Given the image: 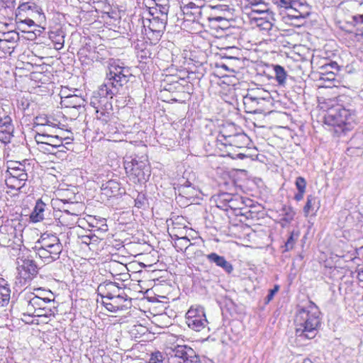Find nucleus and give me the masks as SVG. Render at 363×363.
<instances>
[{"label":"nucleus","mask_w":363,"mask_h":363,"mask_svg":"<svg viewBox=\"0 0 363 363\" xmlns=\"http://www.w3.org/2000/svg\"><path fill=\"white\" fill-rule=\"evenodd\" d=\"M174 189L179 196L188 199L196 196V189L189 180L182 179Z\"/></svg>","instance_id":"obj_19"},{"label":"nucleus","mask_w":363,"mask_h":363,"mask_svg":"<svg viewBox=\"0 0 363 363\" xmlns=\"http://www.w3.org/2000/svg\"><path fill=\"white\" fill-rule=\"evenodd\" d=\"M16 264L19 276L25 281L33 279L38 273V265L26 248L19 249Z\"/></svg>","instance_id":"obj_6"},{"label":"nucleus","mask_w":363,"mask_h":363,"mask_svg":"<svg viewBox=\"0 0 363 363\" xmlns=\"http://www.w3.org/2000/svg\"><path fill=\"white\" fill-rule=\"evenodd\" d=\"M147 38L151 40V43L154 44L152 43V38H153L155 36V34L154 33V32L149 30L148 32L147 33Z\"/></svg>","instance_id":"obj_61"},{"label":"nucleus","mask_w":363,"mask_h":363,"mask_svg":"<svg viewBox=\"0 0 363 363\" xmlns=\"http://www.w3.org/2000/svg\"><path fill=\"white\" fill-rule=\"evenodd\" d=\"M169 363H201L199 356L189 346L174 345L166 349Z\"/></svg>","instance_id":"obj_7"},{"label":"nucleus","mask_w":363,"mask_h":363,"mask_svg":"<svg viewBox=\"0 0 363 363\" xmlns=\"http://www.w3.org/2000/svg\"><path fill=\"white\" fill-rule=\"evenodd\" d=\"M131 76L130 68L123 66L119 60L110 62L105 82L93 92L90 100L91 106L94 108L101 107L106 110L111 109L113 106L111 100L129 82Z\"/></svg>","instance_id":"obj_1"},{"label":"nucleus","mask_w":363,"mask_h":363,"mask_svg":"<svg viewBox=\"0 0 363 363\" xmlns=\"http://www.w3.org/2000/svg\"><path fill=\"white\" fill-rule=\"evenodd\" d=\"M148 363H163V356L160 352L152 353Z\"/></svg>","instance_id":"obj_47"},{"label":"nucleus","mask_w":363,"mask_h":363,"mask_svg":"<svg viewBox=\"0 0 363 363\" xmlns=\"http://www.w3.org/2000/svg\"><path fill=\"white\" fill-rule=\"evenodd\" d=\"M108 300L111 301L116 306H118L119 311L123 310L124 308H127L126 306L123 304V303L127 301V296L124 292L119 294L118 296H115Z\"/></svg>","instance_id":"obj_36"},{"label":"nucleus","mask_w":363,"mask_h":363,"mask_svg":"<svg viewBox=\"0 0 363 363\" xmlns=\"http://www.w3.org/2000/svg\"><path fill=\"white\" fill-rule=\"evenodd\" d=\"M26 164H28V167H29L30 164L28 162L27 160H24L23 162L11 161L8 165L6 174L11 173V170H17L18 169H21L22 167H26Z\"/></svg>","instance_id":"obj_39"},{"label":"nucleus","mask_w":363,"mask_h":363,"mask_svg":"<svg viewBox=\"0 0 363 363\" xmlns=\"http://www.w3.org/2000/svg\"><path fill=\"white\" fill-rule=\"evenodd\" d=\"M206 259L209 263L215 264L220 267L227 274H231L233 271V267L230 262L226 260L225 257L220 256L216 252H211L206 255Z\"/></svg>","instance_id":"obj_21"},{"label":"nucleus","mask_w":363,"mask_h":363,"mask_svg":"<svg viewBox=\"0 0 363 363\" xmlns=\"http://www.w3.org/2000/svg\"><path fill=\"white\" fill-rule=\"evenodd\" d=\"M227 155L233 159L243 160V159L247 157V156L245 154H244L242 152H240L236 154H233L230 152H228Z\"/></svg>","instance_id":"obj_55"},{"label":"nucleus","mask_w":363,"mask_h":363,"mask_svg":"<svg viewBox=\"0 0 363 363\" xmlns=\"http://www.w3.org/2000/svg\"><path fill=\"white\" fill-rule=\"evenodd\" d=\"M192 243L190 242V240L186 237L177 238L174 241V247L177 248V251H186Z\"/></svg>","instance_id":"obj_34"},{"label":"nucleus","mask_w":363,"mask_h":363,"mask_svg":"<svg viewBox=\"0 0 363 363\" xmlns=\"http://www.w3.org/2000/svg\"><path fill=\"white\" fill-rule=\"evenodd\" d=\"M96 113V118L101 121L104 124L108 123L112 118L113 112V107L111 109H105V108H95Z\"/></svg>","instance_id":"obj_28"},{"label":"nucleus","mask_w":363,"mask_h":363,"mask_svg":"<svg viewBox=\"0 0 363 363\" xmlns=\"http://www.w3.org/2000/svg\"><path fill=\"white\" fill-rule=\"evenodd\" d=\"M356 118V111L354 109L337 105L328 110L325 121L326 124L337 127L340 131L345 133L354 128ZM338 131L339 130H336V132Z\"/></svg>","instance_id":"obj_4"},{"label":"nucleus","mask_w":363,"mask_h":363,"mask_svg":"<svg viewBox=\"0 0 363 363\" xmlns=\"http://www.w3.org/2000/svg\"><path fill=\"white\" fill-rule=\"evenodd\" d=\"M357 279L359 281H363V268H361L357 272Z\"/></svg>","instance_id":"obj_60"},{"label":"nucleus","mask_w":363,"mask_h":363,"mask_svg":"<svg viewBox=\"0 0 363 363\" xmlns=\"http://www.w3.org/2000/svg\"><path fill=\"white\" fill-rule=\"evenodd\" d=\"M186 323L188 326L195 331H201L208 323L204 311L191 308L186 313Z\"/></svg>","instance_id":"obj_11"},{"label":"nucleus","mask_w":363,"mask_h":363,"mask_svg":"<svg viewBox=\"0 0 363 363\" xmlns=\"http://www.w3.org/2000/svg\"><path fill=\"white\" fill-rule=\"evenodd\" d=\"M60 203H62L63 206H61V211L67 213V215L79 216V211L77 210L76 207L78 206V203L69 202L66 199L60 200Z\"/></svg>","instance_id":"obj_27"},{"label":"nucleus","mask_w":363,"mask_h":363,"mask_svg":"<svg viewBox=\"0 0 363 363\" xmlns=\"http://www.w3.org/2000/svg\"><path fill=\"white\" fill-rule=\"evenodd\" d=\"M38 149L45 153L52 154L54 153L53 151L55 149H52V147L50 145H48L45 144H40V145H38Z\"/></svg>","instance_id":"obj_54"},{"label":"nucleus","mask_w":363,"mask_h":363,"mask_svg":"<svg viewBox=\"0 0 363 363\" xmlns=\"http://www.w3.org/2000/svg\"><path fill=\"white\" fill-rule=\"evenodd\" d=\"M279 289V286L278 285H275L274 287L272 289H269V293L265 298L266 303H268L270 301H272L276 293Z\"/></svg>","instance_id":"obj_49"},{"label":"nucleus","mask_w":363,"mask_h":363,"mask_svg":"<svg viewBox=\"0 0 363 363\" xmlns=\"http://www.w3.org/2000/svg\"><path fill=\"white\" fill-rule=\"evenodd\" d=\"M11 290L7 286L0 288V303L2 306L7 304L10 300Z\"/></svg>","instance_id":"obj_40"},{"label":"nucleus","mask_w":363,"mask_h":363,"mask_svg":"<svg viewBox=\"0 0 363 363\" xmlns=\"http://www.w3.org/2000/svg\"><path fill=\"white\" fill-rule=\"evenodd\" d=\"M101 194L108 198L116 197L122 195L121 184L115 180H109L101 186Z\"/></svg>","instance_id":"obj_22"},{"label":"nucleus","mask_w":363,"mask_h":363,"mask_svg":"<svg viewBox=\"0 0 363 363\" xmlns=\"http://www.w3.org/2000/svg\"><path fill=\"white\" fill-rule=\"evenodd\" d=\"M289 12L287 13V16L290 18H295V19H299V18H304L305 16L300 13L298 11L296 10V11H291V9H288Z\"/></svg>","instance_id":"obj_51"},{"label":"nucleus","mask_w":363,"mask_h":363,"mask_svg":"<svg viewBox=\"0 0 363 363\" xmlns=\"http://www.w3.org/2000/svg\"><path fill=\"white\" fill-rule=\"evenodd\" d=\"M351 16L346 21V24L354 27L362 26L363 23V1L352 0L350 2Z\"/></svg>","instance_id":"obj_14"},{"label":"nucleus","mask_w":363,"mask_h":363,"mask_svg":"<svg viewBox=\"0 0 363 363\" xmlns=\"http://www.w3.org/2000/svg\"><path fill=\"white\" fill-rule=\"evenodd\" d=\"M243 205L244 201L242 198L238 194H233V198L228 205V209L230 208L234 211L240 210L242 208Z\"/></svg>","instance_id":"obj_35"},{"label":"nucleus","mask_w":363,"mask_h":363,"mask_svg":"<svg viewBox=\"0 0 363 363\" xmlns=\"http://www.w3.org/2000/svg\"><path fill=\"white\" fill-rule=\"evenodd\" d=\"M47 205L42 201L38 199L33 211L30 213V219L33 223L42 221L44 219V212Z\"/></svg>","instance_id":"obj_25"},{"label":"nucleus","mask_w":363,"mask_h":363,"mask_svg":"<svg viewBox=\"0 0 363 363\" xmlns=\"http://www.w3.org/2000/svg\"><path fill=\"white\" fill-rule=\"evenodd\" d=\"M274 71L275 73V79L278 84L280 86H284L287 76L284 68L279 65H276L274 66Z\"/></svg>","instance_id":"obj_31"},{"label":"nucleus","mask_w":363,"mask_h":363,"mask_svg":"<svg viewBox=\"0 0 363 363\" xmlns=\"http://www.w3.org/2000/svg\"><path fill=\"white\" fill-rule=\"evenodd\" d=\"M45 131H48L49 133V134H60L58 132H60V133H63V132L62 130H56L55 132H52L50 130H45Z\"/></svg>","instance_id":"obj_63"},{"label":"nucleus","mask_w":363,"mask_h":363,"mask_svg":"<svg viewBox=\"0 0 363 363\" xmlns=\"http://www.w3.org/2000/svg\"><path fill=\"white\" fill-rule=\"evenodd\" d=\"M295 184L298 191H306V181L303 177H298L296 179Z\"/></svg>","instance_id":"obj_45"},{"label":"nucleus","mask_w":363,"mask_h":363,"mask_svg":"<svg viewBox=\"0 0 363 363\" xmlns=\"http://www.w3.org/2000/svg\"><path fill=\"white\" fill-rule=\"evenodd\" d=\"M336 72L334 71H321L320 79L323 81L333 82L335 80Z\"/></svg>","instance_id":"obj_42"},{"label":"nucleus","mask_w":363,"mask_h":363,"mask_svg":"<svg viewBox=\"0 0 363 363\" xmlns=\"http://www.w3.org/2000/svg\"><path fill=\"white\" fill-rule=\"evenodd\" d=\"M125 169L134 183L144 184L150 176V166L144 161L133 159L125 163Z\"/></svg>","instance_id":"obj_8"},{"label":"nucleus","mask_w":363,"mask_h":363,"mask_svg":"<svg viewBox=\"0 0 363 363\" xmlns=\"http://www.w3.org/2000/svg\"><path fill=\"white\" fill-rule=\"evenodd\" d=\"M299 235L300 233L299 231L298 230H292L290 233V235L287 238V240L285 242L284 246L283 247H284V252H288L294 248V245L299 237Z\"/></svg>","instance_id":"obj_33"},{"label":"nucleus","mask_w":363,"mask_h":363,"mask_svg":"<svg viewBox=\"0 0 363 363\" xmlns=\"http://www.w3.org/2000/svg\"><path fill=\"white\" fill-rule=\"evenodd\" d=\"M220 138H223L224 145H229L230 147H235L238 149L245 147L249 142V138L245 133H236L232 135H228L225 133V130L220 132Z\"/></svg>","instance_id":"obj_13"},{"label":"nucleus","mask_w":363,"mask_h":363,"mask_svg":"<svg viewBox=\"0 0 363 363\" xmlns=\"http://www.w3.org/2000/svg\"><path fill=\"white\" fill-rule=\"evenodd\" d=\"M232 198H233V194H231L226 193V192L219 194L218 195V199L216 200L217 206L220 208L227 211L228 205L229 204Z\"/></svg>","instance_id":"obj_32"},{"label":"nucleus","mask_w":363,"mask_h":363,"mask_svg":"<svg viewBox=\"0 0 363 363\" xmlns=\"http://www.w3.org/2000/svg\"><path fill=\"white\" fill-rule=\"evenodd\" d=\"M51 301L49 298H40L33 293L26 294L20 299L23 315L49 318L54 315L52 310L46 307V304Z\"/></svg>","instance_id":"obj_5"},{"label":"nucleus","mask_w":363,"mask_h":363,"mask_svg":"<svg viewBox=\"0 0 363 363\" xmlns=\"http://www.w3.org/2000/svg\"><path fill=\"white\" fill-rule=\"evenodd\" d=\"M0 130L12 132L14 130L11 118L4 114V109L2 108H0Z\"/></svg>","instance_id":"obj_26"},{"label":"nucleus","mask_w":363,"mask_h":363,"mask_svg":"<svg viewBox=\"0 0 363 363\" xmlns=\"http://www.w3.org/2000/svg\"><path fill=\"white\" fill-rule=\"evenodd\" d=\"M155 6L149 7V13L152 17L167 18L169 4V0L155 1Z\"/></svg>","instance_id":"obj_20"},{"label":"nucleus","mask_w":363,"mask_h":363,"mask_svg":"<svg viewBox=\"0 0 363 363\" xmlns=\"http://www.w3.org/2000/svg\"><path fill=\"white\" fill-rule=\"evenodd\" d=\"M167 23V18L152 17L150 19L148 30L154 32L155 36L152 38V43L155 45L159 42L162 37Z\"/></svg>","instance_id":"obj_17"},{"label":"nucleus","mask_w":363,"mask_h":363,"mask_svg":"<svg viewBox=\"0 0 363 363\" xmlns=\"http://www.w3.org/2000/svg\"><path fill=\"white\" fill-rule=\"evenodd\" d=\"M123 292V290L113 281H104L100 284L97 288L98 295L101 298L110 299L115 296H119V294Z\"/></svg>","instance_id":"obj_15"},{"label":"nucleus","mask_w":363,"mask_h":363,"mask_svg":"<svg viewBox=\"0 0 363 363\" xmlns=\"http://www.w3.org/2000/svg\"><path fill=\"white\" fill-rule=\"evenodd\" d=\"M252 18L255 21L257 26L259 27L260 30L267 32L272 30L274 26L273 22L275 21L273 12H270V13H268V16H252Z\"/></svg>","instance_id":"obj_23"},{"label":"nucleus","mask_w":363,"mask_h":363,"mask_svg":"<svg viewBox=\"0 0 363 363\" xmlns=\"http://www.w3.org/2000/svg\"><path fill=\"white\" fill-rule=\"evenodd\" d=\"M13 133L12 131L0 130V141L5 144L10 143Z\"/></svg>","instance_id":"obj_44"},{"label":"nucleus","mask_w":363,"mask_h":363,"mask_svg":"<svg viewBox=\"0 0 363 363\" xmlns=\"http://www.w3.org/2000/svg\"><path fill=\"white\" fill-rule=\"evenodd\" d=\"M145 194H138L137 198L135 199V206L138 208H141L145 205Z\"/></svg>","instance_id":"obj_48"},{"label":"nucleus","mask_w":363,"mask_h":363,"mask_svg":"<svg viewBox=\"0 0 363 363\" xmlns=\"http://www.w3.org/2000/svg\"><path fill=\"white\" fill-rule=\"evenodd\" d=\"M6 8H14L16 4V0H1Z\"/></svg>","instance_id":"obj_56"},{"label":"nucleus","mask_w":363,"mask_h":363,"mask_svg":"<svg viewBox=\"0 0 363 363\" xmlns=\"http://www.w3.org/2000/svg\"><path fill=\"white\" fill-rule=\"evenodd\" d=\"M320 207V201L319 199L313 195H308L307 196L306 203L303 207L304 216L307 217L311 213L313 216H315Z\"/></svg>","instance_id":"obj_24"},{"label":"nucleus","mask_w":363,"mask_h":363,"mask_svg":"<svg viewBox=\"0 0 363 363\" xmlns=\"http://www.w3.org/2000/svg\"><path fill=\"white\" fill-rule=\"evenodd\" d=\"M273 3L278 7L291 9V11H296L294 6L296 4L295 1L291 0H272Z\"/></svg>","instance_id":"obj_37"},{"label":"nucleus","mask_w":363,"mask_h":363,"mask_svg":"<svg viewBox=\"0 0 363 363\" xmlns=\"http://www.w3.org/2000/svg\"><path fill=\"white\" fill-rule=\"evenodd\" d=\"M346 153L349 156H359L363 154V149L355 146L349 145L346 150Z\"/></svg>","instance_id":"obj_43"},{"label":"nucleus","mask_w":363,"mask_h":363,"mask_svg":"<svg viewBox=\"0 0 363 363\" xmlns=\"http://www.w3.org/2000/svg\"><path fill=\"white\" fill-rule=\"evenodd\" d=\"M321 313L311 301L306 306H298L294 318L295 335L300 340H312L319 333Z\"/></svg>","instance_id":"obj_2"},{"label":"nucleus","mask_w":363,"mask_h":363,"mask_svg":"<svg viewBox=\"0 0 363 363\" xmlns=\"http://www.w3.org/2000/svg\"><path fill=\"white\" fill-rule=\"evenodd\" d=\"M272 12L269 10L268 5L266 3L261 4L258 7H255L252 9L251 15L257 13L259 15H264V16H268V13Z\"/></svg>","instance_id":"obj_41"},{"label":"nucleus","mask_w":363,"mask_h":363,"mask_svg":"<svg viewBox=\"0 0 363 363\" xmlns=\"http://www.w3.org/2000/svg\"><path fill=\"white\" fill-rule=\"evenodd\" d=\"M305 191H298V193L295 194L294 199L297 201H301L303 199Z\"/></svg>","instance_id":"obj_58"},{"label":"nucleus","mask_w":363,"mask_h":363,"mask_svg":"<svg viewBox=\"0 0 363 363\" xmlns=\"http://www.w3.org/2000/svg\"><path fill=\"white\" fill-rule=\"evenodd\" d=\"M248 1L252 9L255 7H258V6H260L261 4L264 3L262 0H248Z\"/></svg>","instance_id":"obj_57"},{"label":"nucleus","mask_w":363,"mask_h":363,"mask_svg":"<svg viewBox=\"0 0 363 363\" xmlns=\"http://www.w3.org/2000/svg\"><path fill=\"white\" fill-rule=\"evenodd\" d=\"M94 238H97V237L95 235H82L80 237L81 242L86 245H89L91 241Z\"/></svg>","instance_id":"obj_52"},{"label":"nucleus","mask_w":363,"mask_h":363,"mask_svg":"<svg viewBox=\"0 0 363 363\" xmlns=\"http://www.w3.org/2000/svg\"><path fill=\"white\" fill-rule=\"evenodd\" d=\"M280 211V216L281 218H283V221H284L286 224L291 223L296 215L294 208L290 206L283 205Z\"/></svg>","instance_id":"obj_29"},{"label":"nucleus","mask_w":363,"mask_h":363,"mask_svg":"<svg viewBox=\"0 0 363 363\" xmlns=\"http://www.w3.org/2000/svg\"><path fill=\"white\" fill-rule=\"evenodd\" d=\"M18 9L28 15H31L33 13H38L40 10L35 3L31 1L21 4Z\"/></svg>","instance_id":"obj_30"},{"label":"nucleus","mask_w":363,"mask_h":363,"mask_svg":"<svg viewBox=\"0 0 363 363\" xmlns=\"http://www.w3.org/2000/svg\"><path fill=\"white\" fill-rule=\"evenodd\" d=\"M211 11V13L208 16H207V19L208 21H222L223 20H227L228 16L230 14L228 6L224 4H218L216 6H207L201 8L200 11V13L202 12L208 13V11Z\"/></svg>","instance_id":"obj_12"},{"label":"nucleus","mask_w":363,"mask_h":363,"mask_svg":"<svg viewBox=\"0 0 363 363\" xmlns=\"http://www.w3.org/2000/svg\"><path fill=\"white\" fill-rule=\"evenodd\" d=\"M356 27L357 28L358 30L361 32V35H363V23L362 24V26Z\"/></svg>","instance_id":"obj_64"},{"label":"nucleus","mask_w":363,"mask_h":363,"mask_svg":"<svg viewBox=\"0 0 363 363\" xmlns=\"http://www.w3.org/2000/svg\"><path fill=\"white\" fill-rule=\"evenodd\" d=\"M33 249L44 263L50 264L60 258L63 247L55 235L43 233Z\"/></svg>","instance_id":"obj_3"},{"label":"nucleus","mask_w":363,"mask_h":363,"mask_svg":"<svg viewBox=\"0 0 363 363\" xmlns=\"http://www.w3.org/2000/svg\"><path fill=\"white\" fill-rule=\"evenodd\" d=\"M102 303L104 304V306H105V308L108 311H111V312H113V313H116L117 312L118 310V306H116L113 302L111 301H110L109 302L108 301H102Z\"/></svg>","instance_id":"obj_50"},{"label":"nucleus","mask_w":363,"mask_h":363,"mask_svg":"<svg viewBox=\"0 0 363 363\" xmlns=\"http://www.w3.org/2000/svg\"><path fill=\"white\" fill-rule=\"evenodd\" d=\"M262 92L258 90L255 94H247L243 97V104L247 113H256V106L260 104L261 101H264L269 99V93H266V96H262L260 93Z\"/></svg>","instance_id":"obj_16"},{"label":"nucleus","mask_w":363,"mask_h":363,"mask_svg":"<svg viewBox=\"0 0 363 363\" xmlns=\"http://www.w3.org/2000/svg\"><path fill=\"white\" fill-rule=\"evenodd\" d=\"M22 23H25V24L28 25L29 27L33 26L35 24L34 21L32 19H30V18H28V16L27 18H24Z\"/></svg>","instance_id":"obj_59"},{"label":"nucleus","mask_w":363,"mask_h":363,"mask_svg":"<svg viewBox=\"0 0 363 363\" xmlns=\"http://www.w3.org/2000/svg\"><path fill=\"white\" fill-rule=\"evenodd\" d=\"M86 101L81 96L70 94L65 97H61V104L66 108L74 110H83Z\"/></svg>","instance_id":"obj_18"},{"label":"nucleus","mask_w":363,"mask_h":363,"mask_svg":"<svg viewBox=\"0 0 363 363\" xmlns=\"http://www.w3.org/2000/svg\"><path fill=\"white\" fill-rule=\"evenodd\" d=\"M320 69L322 71H334L337 72L339 71L338 65L336 62H330V63L325 64L321 66Z\"/></svg>","instance_id":"obj_46"},{"label":"nucleus","mask_w":363,"mask_h":363,"mask_svg":"<svg viewBox=\"0 0 363 363\" xmlns=\"http://www.w3.org/2000/svg\"><path fill=\"white\" fill-rule=\"evenodd\" d=\"M16 21L17 23H22L25 18H27L28 16H26V13H24L23 11H20L18 8L16 11Z\"/></svg>","instance_id":"obj_53"},{"label":"nucleus","mask_w":363,"mask_h":363,"mask_svg":"<svg viewBox=\"0 0 363 363\" xmlns=\"http://www.w3.org/2000/svg\"><path fill=\"white\" fill-rule=\"evenodd\" d=\"M348 145L363 149V132L355 133L349 141Z\"/></svg>","instance_id":"obj_38"},{"label":"nucleus","mask_w":363,"mask_h":363,"mask_svg":"<svg viewBox=\"0 0 363 363\" xmlns=\"http://www.w3.org/2000/svg\"><path fill=\"white\" fill-rule=\"evenodd\" d=\"M26 167H22L21 169L17 170H11V172L7 174L6 178V184L7 186L11 189H16L22 191L26 182L28 179Z\"/></svg>","instance_id":"obj_10"},{"label":"nucleus","mask_w":363,"mask_h":363,"mask_svg":"<svg viewBox=\"0 0 363 363\" xmlns=\"http://www.w3.org/2000/svg\"><path fill=\"white\" fill-rule=\"evenodd\" d=\"M35 140L38 145L45 144L52 147V149L65 147L67 150H70L72 145V139L69 137H65L62 134H49L48 131L41 133H37L35 135Z\"/></svg>","instance_id":"obj_9"},{"label":"nucleus","mask_w":363,"mask_h":363,"mask_svg":"<svg viewBox=\"0 0 363 363\" xmlns=\"http://www.w3.org/2000/svg\"><path fill=\"white\" fill-rule=\"evenodd\" d=\"M82 110H74L71 109L70 113H72L74 116L77 117L81 112Z\"/></svg>","instance_id":"obj_62"}]
</instances>
